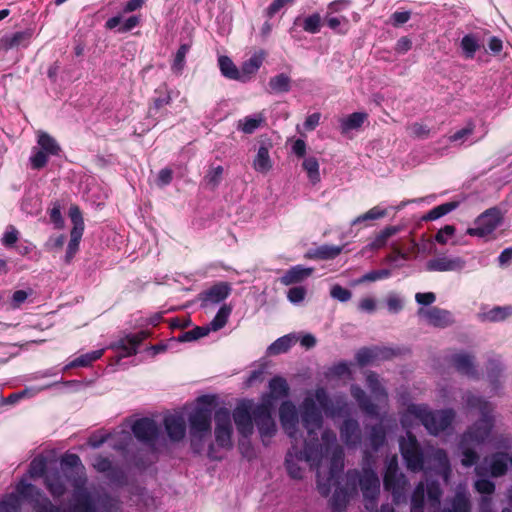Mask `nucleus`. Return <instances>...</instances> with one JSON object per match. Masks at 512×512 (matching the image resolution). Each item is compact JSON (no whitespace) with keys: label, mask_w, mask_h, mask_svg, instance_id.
Returning a JSON list of instances; mask_svg holds the SVG:
<instances>
[{"label":"nucleus","mask_w":512,"mask_h":512,"mask_svg":"<svg viewBox=\"0 0 512 512\" xmlns=\"http://www.w3.org/2000/svg\"><path fill=\"white\" fill-rule=\"evenodd\" d=\"M474 487L477 492H479L480 494H483V496L488 497L491 500L490 496L495 491V485L492 481H490L488 479H478L475 482Z\"/></svg>","instance_id":"680f3d73"},{"label":"nucleus","mask_w":512,"mask_h":512,"mask_svg":"<svg viewBox=\"0 0 512 512\" xmlns=\"http://www.w3.org/2000/svg\"><path fill=\"white\" fill-rule=\"evenodd\" d=\"M38 145L48 155H58L60 152V146L56 140L45 132H39Z\"/></svg>","instance_id":"a18cd8bd"},{"label":"nucleus","mask_w":512,"mask_h":512,"mask_svg":"<svg viewBox=\"0 0 512 512\" xmlns=\"http://www.w3.org/2000/svg\"><path fill=\"white\" fill-rule=\"evenodd\" d=\"M273 167L272 160L269 155V148L262 144L257 151V154L253 160V168L255 171L266 174Z\"/></svg>","instance_id":"f704fd0d"},{"label":"nucleus","mask_w":512,"mask_h":512,"mask_svg":"<svg viewBox=\"0 0 512 512\" xmlns=\"http://www.w3.org/2000/svg\"><path fill=\"white\" fill-rule=\"evenodd\" d=\"M366 382L369 390L377 401L382 402L386 400L387 395L379 382L378 376L375 373L370 372L367 375Z\"/></svg>","instance_id":"de8ad7c7"},{"label":"nucleus","mask_w":512,"mask_h":512,"mask_svg":"<svg viewBox=\"0 0 512 512\" xmlns=\"http://www.w3.org/2000/svg\"><path fill=\"white\" fill-rule=\"evenodd\" d=\"M464 401L468 410L477 409L481 415L480 420L462 435L459 444L462 451V465L471 467L478 460V454L473 450V447L485 443L491 434L494 425L493 407L489 402L471 393L464 396Z\"/></svg>","instance_id":"20e7f679"},{"label":"nucleus","mask_w":512,"mask_h":512,"mask_svg":"<svg viewBox=\"0 0 512 512\" xmlns=\"http://www.w3.org/2000/svg\"><path fill=\"white\" fill-rule=\"evenodd\" d=\"M330 294L334 299H337L341 302L348 301L352 296L350 290H348L340 285H334L331 288Z\"/></svg>","instance_id":"69168bd1"},{"label":"nucleus","mask_w":512,"mask_h":512,"mask_svg":"<svg viewBox=\"0 0 512 512\" xmlns=\"http://www.w3.org/2000/svg\"><path fill=\"white\" fill-rule=\"evenodd\" d=\"M300 21V18H297L295 25H302L303 29L309 33H316L320 27V16L317 13L303 19L302 24Z\"/></svg>","instance_id":"bf43d9fd"},{"label":"nucleus","mask_w":512,"mask_h":512,"mask_svg":"<svg viewBox=\"0 0 512 512\" xmlns=\"http://www.w3.org/2000/svg\"><path fill=\"white\" fill-rule=\"evenodd\" d=\"M465 265L466 262L461 257L442 255L429 260L426 263V270L431 272L461 271Z\"/></svg>","instance_id":"a211bd4d"},{"label":"nucleus","mask_w":512,"mask_h":512,"mask_svg":"<svg viewBox=\"0 0 512 512\" xmlns=\"http://www.w3.org/2000/svg\"><path fill=\"white\" fill-rule=\"evenodd\" d=\"M392 354V351L388 348H381L374 346L371 348H361L356 353V361L360 366H366L374 364L376 361L387 359Z\"/></svg>","instance_id":"4be33fe9"},{"label":"nucleus","mask_w":512,"mask_h":512,"mask_svg":"<svg viewBox=\"0 0 512 512\" xmlns=\"http://www.w3.org/2000/svg\"><path fill=\"white\" fill-rule=\"evenodd\" d=\"M387 209L382 206H374L367 212L357 216L351 221V226L364 225L368 226V222L376 221L387 216Z\"/></svg>","instance_id":"c9c22d12"},{"label":"nucleus","mask_w":512,"mask_h":512,"mask_svg":"<svg viewBox=\"0 0 512 512\" xmlns=\"http://www.w3.org/2000/svg\"><path fill=\"white\" fill-rule=\"evenodd\" d=\"M46 469V459L42 456L35 457L29 466V475L32 478L44 475Z\"/></svg>","instance_id":"052dcab7"},{"label":"nucleus","mask_w":512,"mask_h":512,"mask_svg":"<svg viewBox=\"0 0 512 512\" xmlns=\"http://www.w3.org/2000/svg\"><path fill=\"white\" fill-rule=\"evenodd\" d=\"M458 206L457 202H447L444 204H441L439 206L434 207L431 209L424 217L423 220L425 221H433L437 220L446 214L450 213L454 209H456Z\"/></svg>","instance_id":"49530a36"},{"label":"nucleus","mask_w":512,"mask_h":512,"mask_svg":"<svg viewBox=\"0 0 512 512\" xmlns=\"http://www.w3.org/2000/svg\"><path fill=\"white\" fill-rule=\"evenodd\" d=\"M471 502L465 486L459 485L453 498L446 501L441 512H470Z\"/></svg>","instance_id":"aec40b11"},{"label":"nucleus","mask_w":512,"mask_h":512,"mask_svg":"<svg viewBox=\"0 0 512 512\" xmlns=\"http://www.w3.org/2000/svg\"><path fill=\"white\" fill-rule=\"evenodd\" d=\"M417 315L427 324L439 328L448 327L454 322L453 316L449 311L438 307L419 308Z\"/></svg>","instance_id":"dca6fc26"},{"label":"nucleus","mask_w":512,"mask_h":512,"mask_svg":"<svg viewBox=\"0 0 512 512\" xmlns=\"http://www.w3.org/2000/svg\"><path fill=\"white\" fill-rule=\"evenodd\" d=\"M322 459L324 454H331L330 459V477L328 479L331 484L335 481L344 467V452L343 449L336 443V436L330 431H322Z\"/></svg>","instance_id":"0eeeda50"},{"label":"nucleus","mask_w":512,"mask_h":512,"mask_svg":"<svg viewBox=\"0 0 512 512\" xmlns=\"http://www.w3.org/2000/svg\"><path fill=\"white\" fill-rule=\"evenodd\" d=\"M327 26L337 33L345 34L349 29V20L344 16H332L330 13L326 16Z\"/></svg>","instance_id":"3c124183"},{"label":"nucleus","mask_w":512,"mask_h":512,"mask_svg":"<svg viewBox=\"0 0 512 512\" xmlns=\"http://www.w3.org/2000/svg\"><path fill=\"white\" fill-rule=\"evenodd\" d=\"M318 168V161L314 157L306 158L303 162V169L312 183H316L319 180Z\"/></svg>","instance_id":"13d9d810"},{"label":"nucleus","mask_w":512,"mask_h":512,"mask_svg":"<svg viewBox=\"0 0 512 512\" xmlns=\"http://www.w3.org/2000/svg\"><path fill=\"white\" fill-rule=\"evenodd\" d=\"M384 487L391 492L393 501L399 504L406 500V492L409 485L406 476L399 472L398 458L392 455L386 459V469L384 473Z\"/></svg>","instance_id":"423d86ee"},{"label":"nucleus","mask_w":512,"mask_h":512,"mask_svg":"<svg viewBox=\"0 0 512 512\" xmlns=\"http://www.w3.org/2000/svg\"><path fill=\"white\" fill-rule=\"evenodd\" d=\"M359 483L365 500V508L370 512L377 510V498L380 492V480L377 473L370 467H363L362 474L358 472Z\"/></svg>","instance_id":"1a4fd4ad"},{"label":"nucleus","mask_w":512,"mask_h":512,"mask_svg":"<svg viewBox=\"0 0 512 512\" xmlns=\"http://www.w3.org/2000/svg\"><path fill=\"white\" fill-rule=\"evenodd\" d=\"M301 423L303 431L300 438L303 440V449H299V442H293L292 449L285 458V467L288 475L293 479H302L304 470L299 462H305L315 471L316 486L320 487V389L308 395L301 405Z\"/></svg>","instance_id":"f257e3e1"},{"label":"nucleus","mask_w":512,"mask_h":512,"mask_svg":"<svg viewBox=\"0 0 512 512\" xmlns=\"http://www.w3.org/2000/svg\"><path fill=\"white\" fill-rule=\"evenodd\" d=\"M368 115L365 112H354L341 120V131L343 134H348L352 131L358 130L363 123L367 120Z\"/></svg>","instance_id":"58836bf2"},{"label":"nucleus","mask_w":512,"mask_h":512,"mask_svg":"<svg viewBox=\"0 0 512 512\" xmlns=\"http://www.w3.org/2000/svg\"><path fill=\"white\" fill-rule=\"evenodd\" d=\"M400 231L397 226H386L380 232H378L371 241L362 248L361 253L365 254L368 251H377L384 248L387 245L389 238L396 235Z\"/></svg>","instance_id":"393cba45"},{"label":"nucleus","mask_w":512,"mask_h":512,"mask_svg":"<svg viewBox=\"0 0 512 512\" xmlns=\"http://www.w3.org/2000/svg\"><path fill=\"white\" fill-rule=\"evenodd\" d=\"M321 405L322 412L333 417L344 416L350 412V406L345 399L337 398L334 402L330 400L323 391Z\"/></svg>","instance_id":"cd10ccee"},{"label":"nucleus","mask_w":512,"mask_h":512,"mask_svg":"<svg viewBox=\"0 0 512 512\" xmlns=\"http://www.w3.org/2000/svg\"><path fill=\"white\" fill-rule=\"evenodd\" d=\"M357 470H349L346 474V487L336 488L331 499V505L333 510H342L349 498L357 493Z\"/></svg>","instance_id":"4468645a"},{"label":"nucleus","mask_w":512,"mask_h":512,"mask_svg":"<svg viewBox=\"0 0 512 512\" xmlns=\"http://www.w3.org/2000/svg\"><path fill=\"white\" fill-rule=\"evenodd\" d=\"M501 220L502 216L499 209H487L475 219L474 227L468 228L466 233L470 236L486 237L495 231Z\"/></svg>","instance_id":"9b49d317"},{"label":"nucleus","mask_w":512,"mask_h":512,"mask_svg":"<svg viewBox=\"0 0 512 512\" xmlns=\"http://www.w3.org/2000/svg\"><path fill=\"white\" fill-rule=\"evenodd\" d=\"M18 236L17 229L14 226H9L2 237V244L8 247L12 246L17 242Z\"/></svg>","instance_id":"774afa93"},{"label":"nucleus","mask_w":512,"mask_h":512,"mask_svg":"<svg viewBox=\"0 0 512 512\" xmlns=\"http://www.w3.org/2000/svg\"><path fill=\"white\" fill-rule=\"evenodd\" d=\"M268 85L271 93H285L290 90L291 80L286 74L281 73L272 77Z\"/></svg>","instance_id":"c03bdc74"},{"label":"nucleus","mask_w":512,"mask_h":512,"mask_svg":"<svg viewBox=\"0 0 512 512\" xmlns=\"http://www.w3.org/2000/svg\"><path fill=\"white\" fill-rule=\"evenodd\" d=\"M385 442V431L380 425L372 427L369 435V445L373 450H378Z\"/></svg>","instance_id":"5fc2aeb1"},{"label":"nucleus","mask_w":512,"mask_h":512,"mask_svg":"<svg viewBox=\"0 0 512 512\" xmlns=\"http://www.w3.org/2000/svg\"><path fill=\"white\" fill-rule=\"evenodd\" d=\"M429 456L434 462L435 470L447 483L451 474L450 462L447 453L443 449H432Z\"/></svg>","instance_id":"c756f323"},{"label":"nucleus","mask_w":512,"mask_h":512,"mask_svg":"<svg viewBox=\"0 0 512 512\" xmlns=\"http://www.w3.org/2000/svg\"><path fill=\"white\" fill-rule=\"evenodd\" d=\"M231 288L227 283H218L200 294L201 305L210 307L224 301L230 294Z\"/></svg>","instance_id":"412c9836"},{"label":"nucleus","mask_w":512,"mask_h":512,"mask_svg":"<svg viewBox=\"0 0 512 512\" xmlns=\"http://www.w3.org/2000/svg\"><path fill=\"white\" fill-rule=\"evenodd\" d=\"M231 312L232 308L230 306L226 304L221 306L213 320L209 323L212 331H218L222 329L226 325Z\"/></svg>","instance_id":"8fccbe9b"},{"label":"nucleus","mask_w":512,"mask_h":512,"mask_svg":"<svg viewBox=\"0 0 512 512\" xmlns=\"http://www.w3.org/2000/svg\"><path fill=\"white\" fill-rule=\"evenodd\" d=\"M475 124L473 122H468L466 126L454 134L449 136V141L454 143L462 144L464 143L474 132Z\"/></svg>","instance_id":"6e6d98bb"},{"label":"nucleus","mask_w":512,"mask_h":512,"mask_svg":"<svg viewBox=\"0 0 512 512\" xmlns=\"http://www.w3.org/2000/svg\"><path fill=\"white\" fill-rule=\"evenodd\" d=\"M428 509L431 512H438L440 506V498L442 496V490L438 482L432 481L427 483L426 486Z\"/></svg>","instance_id":"79ce46f5"},{"label":"nucleus","mask_w":512,"mask_h":512,"mask_svg":"<svg viewBox=\"0 0 512 512\" xmlns=\"http://www.w3.org/2000/svg\"><path fill=\"white\" fill-rule=\"evenodd\" d=\"M48 154L42 151L41 149L36 151L31 157V165L34 169H40L44 167L48 160Z\"/></svg>","instance_id":"338daca9"},{"label":"nucleus","mask_w":512,"mask_h":512,"mask_svg":"<svg viewBox=\"0 0 512 512\" xmlns=\"http://www.w3.org/2000/svg\"><path fill=\"white\" fill-rule=\"evenodd\" d=\"M342 441L348 447H356L361 442V431L359 424L354 419H346L340 427Z\"/></svg>","instance_id":"b1692460"},{"label":"nucleus","mask_w":512,"mask_h":512,"mask_svg":"<svg viewBox=\"0 0 512 512\" xmlns=\"http://www.w3.org/2000/svg\"><path fill=\"white\" fill-rule=\"evenodd\" d=\"M134 436L140 442L153 447L160 433L157 423L150 418L137 419L131 426Z\"/></svg>","instance_id":"ddd939ff"},{"label":"nucleus","mask_w":512,"mask_h":512,"mask_svg":"<svg viewBox=\"0 0 512 512\" xmlns=\"http://www.w3.org/2000/svg\"><path fill=\"white\" fill-rule=\"evenodd\" d=\"M425 484L419 482L411 497V512H424Z\"/></svg>","instance_id":"09e8293b"},{"label":"nucleus","mask_w":512,"mask_h":512,"mask_svg":"<svg viewBox=\"0 0 512 512\" xmlns=\"http://www.w3.org/2000/svg\"><path fill=\"white\" fill-rule=\"evenodd\" d=\"M351 395L366 414L370 416H376L378 414L377 406L370 400L363 389L353 385L351 387Z\"/></svg>","instance_id":"72a5a7b5"},{"label":"nucleus","mask_w":512,"mask_h":512,"mask_svg":"<svg viewBox=\"0 0 512 512\" xmlns=\"http://www.w3.org/2000/svg\"><path fill=\"white\" fill-rule=\"evenodd\" d=\"M61 465L71 469L67 475L71 479L73 491V503L69 507L68 512H116L118 509L117 502L108 497L95 498L89 492L85 485L87 482L84 466L81 459L76 454H66L61 460Z\"/></svg>","instance_id":"7ed1b4c3"},{"label":"nucleus","mask_w":512,"mask_h":512,"mask_svg":"<svg viewBox=\"0 0 512 512\" xmlns=\"http://www.w3.org/2000/svg\"><path fill=\"white\" fill-rule=\"evenodd\" d=\"M30 39V33L27 31H18L12 34L4 35L0 38V53L16 49L21 46H27Z\"/></svg>","instance_id":"bb28decb"},{"label":"nucleus","mask_w":512,"mask_h":512,"mask_svg":"<svg viewBox=\"0 0 512 512\" xmlns=\"http://www.w3.org/2000/svg\"><path fill=\"white\" fill-rule=\"evenodd\" d=\"M108 440H111V445L114 449L124 450L132 440V437L129 431L121 429L115 430L113 433L106 436L93 435L89 438L88 444L93 448H99Z\"/></svg>","instance_id":"f3484780"},{"label":"nucleus","mask_w":512,"mask_h":512,"mask_svg":"<svg viewBox=\"0 0 512 512\" xmlns=\"http://www.w3.org/2000/svg\"><path fill=\"white\" fill-rule=\"evenodd\" d=\"M461 48L467 58H473L479 44L473 35H465L461 40Z\"/></svg>","instance_id":"4d7b16f0"},{"label":"nucleus","mask_w":512,"mask_h":512,"mask_svg":"<svg viewBox=\"0 0 512 512\" xmlns=\"http://www.w3.org/2000/svg\"><path fill=\"white\" fill-rule=\"evenodd\" d=\"M288 392L289 386L287 381L280 376H276L269 381V393L263 396L262 401L265 399L266 401L273 403V400L286 397Z\"/></svg>","instance_id":"c85d7f7f"},{"label":"nucleus","mask_w":512,"mask_h":512,"mask_svg":"<svg viewBox=\"0 0 512 512\" xmlns=\"http://www.w3.org/2000/svg\"><path fill=\"white\" fill-rule=\"evenodd\" d=\"M454 367L458 372L467 376L475 375L473 357L467 353H458L452 357Z\"/></svg>","instance_id":"e433bc0d"},{"label":"nucleus","mask_w":512,"mask_h":512,"mask_svg":"<svg viewBox=\"0 0 512 512\" xmlns=\"http://www.w3.org/2000/svg\"><path fill=\"white\" fill-rule=\"evenodd\" d=\"M189 50L190 45L188 44H182L177 50L173 63L171 65V69L175 74L180 75L182 73L185 66V58Z\"/></svg>","instance_id":"603ef678"},{"label":"nucleus","mask_w":512,"mask_h":512,"mask_svg":"<svg viewBox=\"0 0 512 512\" xmlns=\"http://www.w3.org/2000/svg\"><path fill=\"white\" fill-rule=\"evenodd\" d=\"M386 305L390 313L396 314L403 309L404 302L399 295L390 293L386 298Z\"/></svg>","instance_id":"e2e57ef3"},{"label":"nucleus","mask_w":512,"mask_h":512,"mask_svg":"<svg viewBox=\"0 0 512 512\" xmlns=\"http://www.w3.org/2000/svg\"><path fill=\"white\" fill-rule=\"evenodd\" d=\"M510 315H512V306H496L486 312H482L480 317L483 321L498 322L505 320Z\"/></svg>","instance_id":"37998d69"},{"label":"nucleus","mask_w":512,"mask_h":512,"mask_svg":"<svg viewBox=\"0 0 512 512\" xmlns=\"http://www.w3.org/2000/svg\"><path fill=\"white\" fill-rule=\"evenodd\" d=\"M299 340V333H289L275 340L267 349L270 355L286 353Z\"/></svg>","instance_id":"2f4dec72"},{"label":"nucleus","mask_w":512,"mask_h":512,"mask_svg":"<svg viewBox=\"0 0 512 512\" xmlns=\"http://www.w3.org/2000/svg\"><path fill=\"white\" fill-rule=\"evenodd\" d=\"M212 411L206 396L197 399V405L188 417L191 447L196 453L204 448L206 438L211 434Z\"/></svg>","instance_id":"39448f33"},{"label":"nucleus","mask_w":512,"mask_h":512,"mask_svg":"<svg viewBox=\"0 0 512 512\" xmlns=\"http://www.w3.org/2000/svg\"><path fill=\"white\" fill-rule=\"evenodd\" d=\"M218 65L222 75L231 80L242 82L244 77L241 75V70L233 63L228 56H220L218 58Z\"/></svg>","instance_id":"a19ab883"},{"label":"nucleus","mask_w":512,"mask_h":512,"mask_svg":"<svg viewBox=\"0 0 512 512\" xmlns=\"http://www.w3.org/2000/svg\"><path fill=\"white\" fill-rule=\"evenodd\" d=\"M104 353V349H99L95 351H91L85 354L80 355L79 357L75 358L70 363L66 364L62 372H65L69 369L76 368V367H87L91 365L94 361L100 359Z\"/></svg>","instance_id":"ea45409f"},{"label":"nucleus","mask_w":512,"mask_h":512,"mask_svg":"<svg viewBox=\"0 0 512 512\" xmlns=\"http://www.w3.org/2000/svg\"><path fill=\"white\" fill-rule=\"evenodd\" d=\"M455 412L452 409L432 411L426 405L412 404L401 416V424L407 430L406 437H401L399 447L407 469L420 472L424 468V454L416 437L410 429L422 424L432 435H438L452 424Z\"/></svg>","instance_id":"f03ea898"},{"label":"nucleus","mask_w":512,"mask_h":512,"mask_svg":"<svg viewBox=\"0 0 512 512\" xmlns=\"http://www.w3.org/2000/svg\"><path fill=\"white\" fill-rule=\"evenodd\" d=\"M265 56V52L263 50H259L242 64L240 69L241 75L244 77L242 82H247L250 80L251 76L259 70L265 59Z\"/></svg>","instance_id":"7c9ffc66"},{"label":"nucleus","mask_w":512,"mask_h":512,"mask_svg":"<svg viewBox=\"0 0 512 512\" xmlns=\"http://www.w3.org/2000/svg\"><path fill=\"white\" fill-rule=\"evenodd\" d=\"M279 418L284 431L292 438L293 442H299L296 427L298 414L295 405L290 401H284L279 408Z\"/></svg>","instance_id":"2eb2a0df"},{"label":"nucleus","mask_w":512,"mask_h":512,"mask_svg":"<svg viewBox=\"0 0 512 512\" xmlns=\"http://www.w3.org/2000/svg\"><path fill=\"white\" fill-rule=\"evenodd\" d=\"M67 475L68 473L63 475L59 470L49 471L45 475L46 488L54 498H59L65 494L66 481L71 483V479Z\"/></svg>","instance_id":"5701e85b"},{"label":"nucleus","mask_w":512,"mask_h":512,"mask_svg":"<svg viewBox=\"0 0 512 512\" xmlns=\"http://www.w3.org/2000/svg\"><path fill=\"white\" fill-rule=\"evenodd\" d=\"M306 296V289L302 286H295L288 290L287 298L288 300L294 304L299 305L303 302Z\"/></svg>","instance_id":"0e129e2a"},{"label":"nucleus","mask_w":512,"mask_h":512,"mask_svg":"<svg viewBox=\"0 0 512 512\" xmlns=\"http://www.w3.org/2000/svg\"><path fill=\"white\" fill-rule=\"evenodd\" d=\"M164 426L168 437L174 442H179L186 435V420L183 414H169L164 418Z\"/></svg>","instance_id":"6ab92c4d"},{"label":"nucleus","mask_w":512,"mask_h":512,"mask_svg":"<svg viewBox=\"0 0 512 512\" xmlns=\"http://www.w3.org/2000/svg\"><path fill=\"white\" fill-rule=\"evenodd\" d=\"M255 405L251 401L238 404L233 410L232 417L237 431L242 437L248 438L254 431L253 409Z\"/></svg>","instance_id":"f8f14e48"},{"label":"nucleus","mask_w":512,"mask_h":512,"mask_svg":"<svg viewBox=\"0 0 512 512\" xmlns=\"http://www.w3.org/2000/svg\"><path fill=\"white\" fill-rule=\"evenodd\" d=\"M215 442L222 449L229 450L232 448V421L231 414L228 409L221 408L216 411L215 416Z\"/></svg>","instance_id":"9d476101"},{"label":"nucleus","mask_w":512,"mask_h":512,"mask_svg":"<svg viewBox=\"0 0 512 512\" xmlns=\"http://www.w3.org/2000/svg\"><path fill=\"white\" fill-rule=\"evenodd\" d=\"M210 331H212V329L210 328L209 324L206 326L195 327L189 331L182 333V335L179 336L178 340L180 342H191L207 336Z\"/></svg>","instance_id":"864d4df0"},{"label":"nucleus","mask_w":512,"mask_h":512,"mask_svg":"<svg viewBox=\"0 0 512 512\" xmlns=\"http://www.w3.org/2000/svg\"><path fill=\"white\" fill-rule=\"evenodd\" d=\"M273 403L264 399L253 409L254 422L259 431L263 444L267 445L277 431L276 423L272 417Z\"/></svg>","instance_id":"6e6552de"},{"label":"nucleus","mask_w":512,"mask_h":512,"mask_svg":"<svg viewBox=\"0 0 512 512\" xmlns=\"http://www.w3.org/2000/svg\"><path fill=\"white\" fill-rule=\"evenodd\" d=\"M312 271L313 269L301 265L293 266L280 277V282L286 286L301 282L308 278Z\"/></svg>","instance_id":"473e14b6"},{"label":"nucleus","mask_w":512,"mask_h":512,"mask_svg":"<svg viewBox=\"0 0 512 512\" xmlns=\"http://www.w3.org/2000/svg\"><path fill=\"white\" fill-rule=\"evenodd\" d=\"M142 339L139 334L128 335L112 344L111 348L117 351L120 357H129L136 354Z\"/></svg>","instance_id":"a878e982"},{"label":"nucleus","mask_w":512,"mask_h":512,"mask_svg":"<svg viewBox=\"0 0 512 512\" xmlns=\"http://www.w3.org/2000/svg\"><path fill=\"white\" fill-rule=\"evenodd\" d=\"M265 122L263 112L255 113L240 119L237 124V129L245 134H252Z\"/></svg>","instance_id":"4c0bfd02"}]
</instances>
